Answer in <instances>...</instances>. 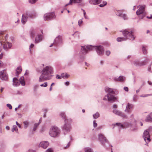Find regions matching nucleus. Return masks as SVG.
I'll use <instances>...</instances> for the list:
<instances>
[{"mask_svg": "<svg viewBox=\"0 0 152 152\" xmlns=\"http://www.w3.org/2000/svg\"><path fill=\"white\" fill-rule=\"evenodd\" d=\"M53 73V68L50 66L44 68L41 72V75L39 78V82H42L50 79Z\"/></svg>", "mask_w": 152, "mask_h": 152, "instance_id": "obj_1", "label": "nucleus"}, {"mask_svg": "<svg viewBox=\"0 0 152 152\" xmlns=\"http://www.w3.org/2000/svg\"><path fill=\"white\" fill-rule=\"evenodd\" d=\"M95 49L96 50L97 53L99 55H102L104 53V50L103 47L101 46H96L88 45L82 46L81 50V53L83 54H86L87 53L88 51L91 50Z\"/></svg>", "mask_w": 152, "mask_h": 152, "instance_id": "obj_2", "label": "nucleus"}, {"mask_svg": "<svg viewBox=\"0 0 152 152\" xmlns=\"http://www.w3.org/2000/svg\"><path fill=\"white\" fill-rule=\"evenodd\" d=\"M60 116L65 119V123L63 127V130L65 131H69L71 129L70 124L72 122L71 119H66L65 113L63 112L61 113Z\"/></svg>", "mask_w": 152, "mask_h": 152, "instance_id": "obj_3", "label": "nucleus"}, {"mask_svg": "<svg viewBox=\"0 0 152 152\" xmlns=\"http://www.w3.org/2000/svg\"><path fill=\"white\" fill-rule=\"evenodd\" d=\"M134 31L133 30L125 29L122 32L123 35L126 39L131 40L134 39L135 37L133 35Z\"/></svg>", "mask_w": 152, "mask_h": 152, "instance_id": "obj_4", "label": "nucleus"}, {"mask_svg": "<svg viewBox=\"0 0 152 152\" xmlns=\"http://www.w3.org/2000/svg\"><path fill=\"white\" fill-rule=\"evenodd\" d=\"M60 131L56 126H54L50 129L49 133L50 136L52 137H56L59 133Z\"/></svg>", "mask_w": 152, "mask_h": 152, "instance_id": "obj_5", "label": "nucleus"}, {"mask_svg": "<svg viewBox=\"0 0 152 152\" xmlns=\"http://www.w3.org/2000/svg\"><path fill=\"white\" fill-rule=\"evenodd\" d=\"M7 35H6L4 37V39H3L1 41L0 43L1 45H3V48L5 50L8 49L9 48H10L12 46L11 43H10L7 42L5 43V41H6L7 37Z\"/></svg>", "mask_w": 152, "mask_h": 152, "instance_id": "obj_6", "label": "nucleus"}, {"mask_svg": "<svg viewBox=\"0 0 152 152\" xmlns=\"http://www.w3.org/2000/svg\"><path fill=\"white\" fill-rule=\"evenodd\" d=\"M55 17V15L54 12L46 13L45 14L44 16V19L45 20L54 18Z\"/></svg>", "mask_w": 152, "mask_h": 152, "instance_id": "obj_7", "label": "nucleus"}, {"mask_svg": "<svg viewBox=\"0 0 152 152\" xmlns=\"http://www.w3.org/2000/svg\"><path fill=\"white\" fill-rule=\"evenodd\" d=\"M143 137L146 142H148L150 141L149 134L147 130L144 131Z\"/></svg>", "mask_w": 152, "mask_h": 152, "instance_id": "obj_8", "label": "nucleus"}, {"mask_svg": "<svg viewBox=\"0 0 152 152\" xmlns=\"http://www.w3.org/2000/svg\"><path fill=\"white\" fill-rule=\"evenodd\" d=\"M99 138L102 144L103 145H104L105 142H108L106 137L102 134H100L99 135Z\"/></svg>", "mask_w": 152, "mask_h": 152, "instance_id": "obj_9", "label": "nucleus"}, {"mask_svg": "<svg viewBox=\"0 0 152 152\" xmlns=\"http://www.w3.org/2000/svg\"><path fill=\"white\" fill-rule=\"evenodd\" d=\"M0 78L3 80H7L8 76L5 71L3 70L0 72Z\"/></svg>", "mask_w": 152, "mask_h": 152, "instance_id": "obj_10", "label": "nucleus"}, {"mask_svg": "<svg viewBox=\"0 0 152 152\" xmlns=\"http://www.w3.org/2000/svg\"><path fill=\"white\" fill-rule=\"evenodd\" d=\"M144 11V10H137L136 12L137 15H139L141 18H142L146 15V13Z\"/></svg>", "mask_w": 152, "mask_h": 152, "instance_id": "obj_11", "label": "nucleus"}, {"mask_svg": "<svg viewBox=\"0 0 152 152\" xmlns=\"http://www.w3.org/2000/svg\"><path fill=\"white\" fill-rule=\"evenodd\" d=\"M148 61V60H146L145 61H135L134 64L137 66H142L147 64V62Z\"/></svg>", "mask_w": 152, "mask_h": 152, "instance_id": "obj_12", "label": "nucleus"}, {"mask_svg": "<svg viewBox=\"0 0 152 152\" xmlns=\"http://www.w3.org/2000/svg\"><path fill=\"white\" fill-rule=\"evenodd\" d=\"M49 143L47 141H42L39 145V147H41L44 149H46L48 146Z\"/></svg>", "mask_w": 152, "mask_h": 152, "instance_id": "obj_13", "label": "nucleus"}, {"mask_svg": "<svg viewBox=\"0 0 152 152\" xmlns=\"http://www.w3.org/2000/svg\"><path fill=\"white\" fill-rule=\"evenodd\" d=\"M114 94H108L107 95L105 96V97H107V99L108 101H114L115 99V98L113 95Z\"/></svg>", "mask_w": 152, "mask_h": 152, "instance_id": "obj_14", "label": "nucleus"}, {"mask_svg": "<svg viewBox=\"0 0 152 152\" xmlns=\"http://www.w3.org/2000/svg\"><path fill=\"white\" fill-rule=\"evenodd\" d=\"M82 1V0H70L69 3L65 5V6L72 5L73 3H80Z\"/></svg>", "mask_w": 152, "mask_h": 152, "instance_id": "obj_15", "label": "nucleus"}, {"mask_svg": "<svg viewBox=\"0 0 152 152\" xmlns=\"http://www.w3.org/2000/svg\"><path fill=\"white\" fill-rule=\"evenodd\" d=\"M105 91L108 93V94H114L115 92L113 90L108 87L106 88L105 89Z\"/></svg>", "mask_w": 152, "mask_h": 152, "instance_id": "obj_16", "label": "nucleus"}, {"mask_svg": "<svg viewBox=\"0 0 152 152\" xmlns=\"http://www.w3.org/2000/svg\"><path fill=\"white\" fill-rule=\"evenodd\" d=\"M101 0H90L89 3L93 4H97L100 3Z\"/></svg>", "mask_w": 152, "mask_h": 152, "instance_id": "obj_17", "label": "nucleus"}, {"mask_svg": "<svg viewBox=\"0 0 152 152\" xmlns=\"http://www.w3.org/2000/svg\"><path fill=\"white\" fill-rule=\"evenodd\" d=\"M133 107V106L132 104L128 103L126 106L125 111L127 112H130V110Z\"/></svg>", "mask_w": 152, "mask_h": 152, "instance_id": "obj_18", "label": "nucleus"}, {"mask_svg": "<svg viewBox=\"0 0 152 152\" xmlns=\"http://www.w3.org/2000/svg\"><path fill=\"white\" fill-rule=\"evenodd\" d=\"M62 37L61 36H58L55 39V43H59L61 42Z\"/></svg>", "mask_w": 152, "mask_h": 152, "instance_id": "obj_19", "label": "nucleus"}, {"mask_svg": "<svg viewBox=\"0 0 152 152\" xmlns=\"http://www.w3.org/2000/svg\"><path fill=\"white\" fill-rule=\"evenodd\" d=\"M13 84L15 86H18L20 85L18 80L16 78H14L13 79Z\"/></svg>", "mask_w": 152, "mask_h": 152, "instance_id": "obj_20", "label": "nucleus"}, {"mask_svg": "<svg viewBox=\"0 0 152 152\" xmlns=\"http://www.w3.org/2000/svg\"><path fill=\"white\" fill-rule=\"evenodd\" d=\"M42 39V36L41 35H37L35 38V42L36 43H38L41 41Z\"/></svg>", "mask_w": 152, "mask_h": 152, "instance_id": "obj_21", "label": "nucleus"}, {"mask_svg": "<svg viewBox=\"0 0 152 152\" xmlns=\"http://www.w3.org/2000/svg\"><path fill=\"white\" fill-rule=\"evenodd\" d=\"M16 75L18 76L21 72L22 68L21 66H19L17 67L16 70Z\"/></svg>", "mask_w": 152, "mask_h": 152, "instance_id": "obj_22", "label": "nucleus"}, {"mask_svg": "<svg viewBox=\"0 0 152 152\" xmlns=\"http://www.w3.org/2000/svg\"><path fill=\"white\" fill-rule=\"evenodd\" d=\"M22 86H24L25 83L24 81V78L23 77H21L19 80Z\"/></svg>", "mask_w": 152, "mask_h": 152, "instance_id": "obj_23", "label": "nucleus"}, {"mask_svg": "<svg viewBox=\"0 0 152 152\" xmlns=\"http://www.w3.org/2000/svg\"><path fill=\"white\" fill-rule=\"evenodd\" d=\"M124 77L123 76H120L118 78H115L114 79L115 80H118L121 82H122L124 81Z\"/></svg>", "mask_w": 152, "mask_h": 152, "instance_id": "obj_24", "label": "nucleus"}, {"mask_svg": "<svg viewBox=\"0 0 152 152\" xmlns=\"http://www.w3.org/2000/svg\"><path fill=\"white\" fill-rule=\"evenodd\" d=\"M27 21V18L24 15H23L21 21L23 24H24Z\"/></svg>", "mask_w": 152, "mask_h": 152, "instance_id": "obj_25", "label": "nucleus"}, {"mask_svg": "<svg viewBox=\"0 0 152 152\" xmlns=\"http://www.w3.org/2000/svg\"><path fill=\"white\" fill-rule=\"evenodd\" d=\"M145 8V6L144 5H141L138 6L137 8L138 10H144Z\"/></svg>", "mask_w": 152, "mask_h": 152, "instance_id": "obj_26", "label": "nucleus"}, {"mask_svg": "<svg viewBox=\"0 0 152 152\" xmlns=\"http://www.w3.org/2000/svg\"><path fill=\"white\" fill-rule=\"evenodd\" d=\"M35 33V31L34 30H32L30 32V37L31 38H34Z\"/></svg>", "mask_w": 152, "mask_h": 152, "instance_id": "obj_27", "label": "nucleus"}, {"mask_svg": "<svg viewBox=\"0 0 152 152\" xmlns=\"http://www.w3.org/2000/svg\"><path fill=\"white\" fill-rule=\"evenodd\" d=\"M126 39L125 38L118 37L117 38V40L118 42H121L123 41L126 40Z\"/></svg>", "mask_w": 152, "mask_h": 152, "instance_id": "obj_28", "label": "nucleus"}, {"mask_svg": "<svg viewBox=\"0 0 152 152\" xmlns=\"http://www.w3.org/2000/svg\"><path fill=\"white\" fill-rule=\"evenodd\" d=\"M145 121H152V118H151V117L150 114L147 116L145 119Z\"/></svg>", "mask_w": 152, "mask_h": 152, "instance_id": "obj_29", "label": "nucleus"}, {"mask_svg": "<svg viewBox=\"0 0 152 152\" xmlns=\"http://www.w3.org/2000/svg\"><path fill=\"white\" fill-rule=\"evenodd\" d=\"M113 112L114 113L119 115H120L121 114V113L120 112L116 110H114L113 111Z\"/></svg>", "mask_w": 152, "mask_h": 152, "instance_id": "obj_30", "label": "nucleus"}, {"mask_svg": "<svg viewBox=\"0 0 152 152\" xmlns=\"http://www.w3.org/2000/svg\"><path fill=\"white\" fill-rule=\"evenodd\" d=\"M99 113H96L95 114H94L93 115V116L94 118H95L96 119L98 117H99Z\"/></svg>", "mask_w": 152, "mask_h": 152, "instance_id": "obj_31", "label": "nucleus"}, {"mask_svg": "<svg viewBox=\"0 0 152 152\" xmlns=\"http://www.w3.org/2000/svg\"><path fill=\"white\" fill-rule=\"evenodd\" d=\"M85 152H93L91 149L90 148H86L85 149Z\"/></svg>", "mask_w": 152, "mask_h": 152, "instance_id": "obj_32", "label": "nucleus"}, {"mask_svg": "<svg viewBox=\"0 0 152 152\" xmlns=\"http://www.w3.org/2000/svg\"><path fill=\"white\" fill-rule=\"evenodd\" d=\"M142 50L144 54H145L147 53V50L144 46H143L142 48Z\"/></svg>", "mask_w": 152, "mask_h": 152, "instance_id": "obj_33", "label": "nucleus"}, {"mask_svg": "<svg viewBox=\"0 0 152 152\" xmlns=\"http://www.w3.org/2000/svg\"><path fill=\"white\" fill-rule=\"evenodd\" d=\"M23 124H24V128H26L28 126V125L29 124V122L27 121H24L23 122Z\"/></svg>", "mask_w": 152, "mask_h": 152, "instance_id": "obj_34", "label": "nucleus"}, {"mask_svg": "<svg viewBox=\"0 0 152 152\" xmlns=\"http://www.w3.org/2000/svg\"><path fill=\"white\" fill-rule=\"evenodd\" d=\"M18 130L17 126H13L12 129V131L13 132L15 131H16Z\"/></svg>", "mask_w": 152, "mask_h": 152, "instance_id": "obj_35", "label": "nucleus"}, {"mask_svg": "<svg viewBox=\"0 0 152 152\" xmlns=\"http://www.w3.org/2000/svg\"><path fill=\"white\" fill-rule=\"evenodd\" d=\"M107 4V3L106 1H104L103 2V4H101L99 5V6L100 7H103L105 6Z\"/></svg>", "mask_w": 152, "mask_h": 152, "instance_id": "obj_36", "label": "nucleus"}, {"mask_svg": "<svg viewBox=\"0 0 152 152\" xmlns=\"http://www.w3.org/2000/svg\"><path fill=\"white\" fill-rule=\"evenodd\" d=\"M116 125L118 126H120L121 128H124V126L120 123H117L116 124Z\"/></svg>", "mask_w": 152, "mask_h": 152, "instance_id": "obj_37", "label": "nucleus"}, {"mask_svg": "<svg viewBox=\"0 0 152 152\" xmlns=\"http://www.w3.org/2000/svg\"><path fill=\"white\" fill-rule=\"evenodd\" d=\"M39 124H35L34 125V127L33 128V130L35 131L37 127L38 126Z\"/></svg>", "mask_w": 152, "mask_h": 152, "instance_id": "obj_38", "label": "nucleus"}, {"mask_svg": "<svg viewBox=\"0 0 152 152\" xmlns=\"http://www.w3.org/2000/svg\"><path fill=\"white\" fill-rule=\"evenodd\" d=\"M152 94H145V95H142L141 96V97H147V96H152Z\"/></svg>", "mask_w": 152, "mask_h": 152, "instance_id": "obj_39", "label": "nucleus"}, {"mask_svg": "<svg viewBox=\"0 0 152 152\" xmlns=\"http://www.w3.org/2000/svg\"><path fill=\"white\" fill-rule=\"evenodd\" d=\"M29 2L31 4L35 3L38 0H28Z\"/></svg>", "mask_w": 152, "mask_h": 152, "instance_id": "obj_40", "label": "nucleus"}, {"mask_svg": "<svg viewBox=\"0 0 152 152\" xmlns=\"http://www.w3.org/2000/svg\"><path fill=\"white\" fill-rule=\"evenodd\" d=\"M48 86L47 82H45L44 84L40 85V86L41 87H46Z\"/></svg>", "mask_w": 152, "mask_h": 152, "instance_id": "obj_41", "label": "nucleus"}, {"mask_svg": "<svg viewBox=\"0 0 152 152\" xmlns=\"http://www.w3.org/2000/svg\"><path fill=\"white\" fill-rule=\"evenodd\" d=\"M46 152H53V150L51 148H49L46 151Z\"/></svg>", "mask_w": 152, "mask_h": 152, "instance_id": "obj_42", "label": "nucleus"}, {"mask_svg": "<svg viewBox=\"0 0 152 152\" xmlns=\"http://www.w3.org/2000/svg\"><path fill=\"white\" fill-rule=\"evenodd\" d=\"M7 106L10 109H12V107L11 105L10 104H7Z\"/></svg>", "mask_w": 152, "mask_h": 152, "instance_id": "obj_43", "label": "nucleus"}, {"mask_svg": "<svg viewBox=\"0 0 152 152\" xmlns=\"http://www.w3.org/2000/svg\"><path fill=\"white\" fill-rule=\"evenodd\" d=\"M56 78L58 79H60L61 78V76H60L59 75H57L56 76Z\"/></svg>", "mask_w": 152, "mask_h": 152, "instance_id": "obj_44", "label": "nucleus"}, {"mask_svg": "<svg viewBox=\"0 0 152 152\" xmlns=\"http://www.w3.org/2000/svg\"><path fill=\"white\" fill-rule=\"evenodd\" d=\"M150 15V16H149L148 15L147 16V18H150V19L152 18V12L151 13Z\"/></svg>", "mask_w": 152, "mask_h": 152, "instance_id": "obj_45", "label": "nucleus"}, {"mask_svg": "<svg viewBox=\"0 0 152 152\" xmlns=\"http://www.w3.org/2000/svg\"><path fill=\"white\" fill-rule=\"evenodd\" d=\"M83 21L82 20H79L78 22V24L79 26H80L81 24L82 23Z\"/></svg>", "mask_w": 152, "mask_h": 152, "instance_id": "obj_46", "label": "nucleus"}, {"mask_svg": "<svg viewBox=\"0 0 152 152\" xmlns=\"http://www.w3.org/2000/svg\"><path fill=\"white\" fill-rule=\"evenodd\" d=\"M106 53L107 56H108L110 54V52L109 50L107 51H106Z\"/></svg>", "mask_w": 152, "mask_h": 152, "instance_id": "obj_47", "label": "nucleus"}, {"mask_svg": "<svg viewBox=\"0 0 152 152\" xmlns=\"http://www.w3.org/2000/svg\"><path fill=\"white\" fill-rule=\"evenodd\" d=\"M94 126V127H96L97 126V124L96 123L95 121H94L93 122Z\"/></svg>", "mask_w": 152, "mask_h": 152, "instance_id": "obj_48", "label": "nucleus"}, {"mask_svg": "<svg viewBox=\"0 0 152 152\" xmlns=\"http://www.w3.org/2000/svg\"><path fill=\"white\" fill-rule=\"evenodd\" d=\"M64 77L68 78L69 77V75L65 73H64Z\"/></svg>", "mask_w": 152, "mask_h": 152, "instance_id": "obj_49", "label": "nucleus"}, {"mask_svg": "<svg viewBox=\"0 0 152 152\" xmlns=\"http://www.w3.org/2000/svg\"><path fill=\"white\" fill-rule=\"evenodd\" d=\"M124 90L126 91H128L129 90L128 88L127 87H124Z\"/></svg>", "mask_w": 152, "mask_h": 152, "instance_id": "obj_50", "label": "nucleus"}, {"mask_svg": "<svg viewBox=\"0 0 152 152\" xmlns=\"http://www.w3.org/2000/svg\"><path fill=\"white\" fill-rule=\"evenodd\" d=\"M28 152H35V151L34 150L30 149L28 150Z\"/></svg>", "mask_w": 152, "mask_h": 152, "instance_id": "obj_51", "label": "nucleus"}, {"mask_svg": "<svg viewBox=\"0 0 152 152\" xmlns=\"http://www.w3.org/2000/svg\"><path fill=\"white\" fill-rule=\"evenodd\" d=\"M16 124L18 125V126L20 128V125L18 123L17 121L16 122Z\"/></svg>", "mask_w": 152, "mask_h": 152, "instance_id": "obj_52", "label": "nucleus"}, {"mask_svg": "<svg viewBox=\"0 0 152 152\" xmlns=\"http://www.w3.org/2000/svg\"><path fill=\"white\" fill-rule=\"evenodd\" d=\"M4 33H5L4 31H0V35H3V34H4Z\"/></svg>", "mask_w": 152, "mask_h": 152, "instance_id": "obj_53", "label": "nucleus"}, {"mask_svg": "<svg viewBox=\"0 0 152 152\" xmlns=\"http://www.w3.org/2000/svg\"><path fill=\"white\" fill-rule=\"evenodd\" d=\"M113 108H116L117 107V106L116 104H114L113 105Z\"/></svg>", "mask_w": 152, "mask_h": 152, "instance_id": "obj_54", "label": "nucleus"}, {"mask_svg": "<svg viewBox=\"0 0 152 152\" xmlns=\"http://www.w3.org/2000/svg\"><path fill=\"white\" fill-rule=\"evenodd\" d=\"M3 54L1 53L0 54V59H1L3 57Z\"/></svg>", "mask_w": 152, "mask_h": 152, "instance_id": "obj_55", "label": "nucleus"}, {"mask_svg": "<svg viewBox=\"0 0 152 152\" xmlns=\"http://www.w3.org/2000/svg\"><path fill=\"white\" fill-rule=\"evenodd\" d=\"M34 46V45L33 44H31L30 46V48H32Z\"/></svg>", "mask_w": 152, "mask_h": 152, "instance_id": "obj_56", "label": "nucleus"}, {"mask_svg": "<svg viewBox=\"0 0 152 152\" xmlns=\"http://www.w3.org/2000/svg\"><path fill=\"white\" fill-rule=\"evenodd\" d=\"M69 146V143H68L67 145V146L66 147H64V149H66L68 148Z\"/></svg>", "mask_w": 152, "mask_h": 152, "instance_id": "obj_57", "label": "nucleus"}, {"mask_svg": "<svg viewBox=\"0 0 152 152\" xmlns=\"http://www.w3.org/2000/svg\"><path fill=\"white\" fill-rule=\"evenodd\" d=\"M3 65V64L2 62L1 61H0V67L2 66Z\"/></svg>", "mask_w": 152, "mask_h": 152, "instance_id": "obj_58", "label": "nucleus"}, {"mask_svg": "<svg viewBox=\"0 0 152 152\" xmlns=\"http://www.w3.org/2000/svg\"><path fill=\"white\" fill-rule=\"evenodd\" d=\"M65 85L67 86H68V85H69V82H66V83H65Z\"/></svg>", "mask_w": 152, "mask_h": 152, "instance_id": "obj_59", "label": "nucleus"}, {"mask_svg": "<svg viewBox=\"0 0 152 152\" xmlns=\"http://www.w3.org/2000/svg\"><path fill=\"white\" fill-rule=\"evenodd\" d=\"M64 73H63L62 74H61V77H62V78H64Z\"/></svg>", "mask_w": 152, "mask_h": 152, "instance_id": "obj_60", "label": "nucleus"}, {"mask_svg": "<svg viewBox=\"0 0 152 152\" xmlns=\"http://www.w3.org/2000/svg\"><path fill=\"white\" fill-rule=\"evenodd\" d=\"M6 129L8 130H9L10 129V127L9 126H7L6 127Z\"/></svg>", "mask_w": 152, "mask_h": 152, "instance_id": "obj_61", "label": "nucleus"}, {"mask_svg": "<svg viewBox=\"0 0 152 152\" xmlns=\"http://www.w3.org/2000/svg\"><path fill=\"white\" fill-rule=\"evenodd\" d=\"M148 82L149 85L152 86V83L151 82L148 81Z\"/></svg>", "mask_w": 152, "mask_h": 152, "instance_id": "obj_62", "label": "nucleus"}, {"mask_svg": "<svg viewBox=\"0 0 152 152\" xmlns=\"http://www.w3.org/2000/svg\"><path fill=\"white\" fill-rule=\"evenodd\" d=\"M83 13H84V15L85 16V18H87L86 17V16H85L86 12H85V11H84Z\"/></svg>", "mask_w": 152, "mask_h": 152, "instance_id": "obj_63", "label": "nucleus"}, {"mask_svg": "<svg viewBox=\"0 0 152 152\" xmlns=\"http://www.w3.org/2000/svg\"><path fill=\"white\" fill-rule=\"evenodd\" d=\"M52 90V87L51 86H50V91H51Z\"/></svg>", "mask_w": 152, "mask_h": 152, "instance_id": "obj_64", "label": "nucleus"}]
</instances>
